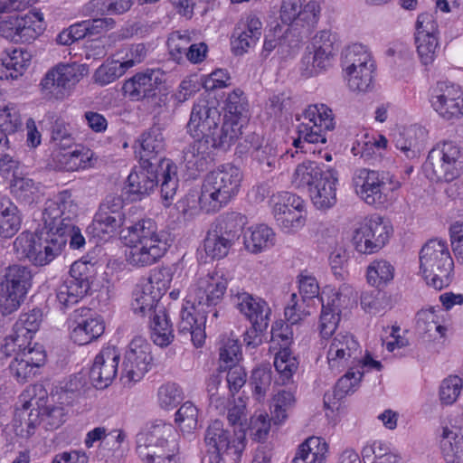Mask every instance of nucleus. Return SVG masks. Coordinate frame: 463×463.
I'll use <instances>...</instances> for the list:
<instances>
[{
	"label": "nucleus",
	"mask_w": 463,
	"mask_h": 463,
	"mask_svg": "<svg viewBox=\"0 0 463 463\" xmlns=\"http://www.w3.org/2000/svg\"><path fill=\"white\" fill-rule=\"evenodd\" d=\"M440 448L448 463L463 462V430L457 426L442 428Z\"/></svg>",
	"instance_id": "nucleus-35"
},
{
	"label": "nucleus",
	"mask_w": 463,
	"mask_h": 463,
	"mask_svg": "<svg viewBox=\"0 0 463 463\" xmlns=\"http://www.w3.org/2000/svg\"><path fill=\"white\" fill-rule=\"evenodd\" d=\"M151 338L159 346H167L174 339L173 326L165 307L158 308L149 317Z\"/></svg>",
	"instance_id": "nucleus-43"
},
{
	"label": "nucleus",
	"mask_w": 463,
	"mask_h": 463,
	"mask_svg": "<svg viewBox=\"0 0 463 463\" xmlns=\"http://www.w3.org/2000/svg\"><path fill=\"white\" fill-rule=\"evenodd\" d=\"M90 265L75 261L70 269V276L57 289V300L61 308H67L79 302L90 288Z\"/></svg>",
	"instance_id": "nucleus-15"
},
{
	"label": "nucleus",
	"mask_w": 463,
	"mask_h": 463,
	"mask_svg": "<svg viewBox=\"0 0 463 463\" xmlns=\"http://www.w3.org/2000/svg\"><path fill=\"white\" fill-rule=\"evenodd\" d=\"M242 178L239 167L232 164L222 165L206 175L200 195L189 193L178 202V209L185 214L198 203L206 213L217 212L237 196Z\"/></svg>",
	"instance_id": "nucleus-1"
},
{
	"label": "nucleus",
	"mask_w": 463,
	"mask_h": 463,
	"mask_svg": "<svg viewBox=\"0 0 463 463\" xmlns=\"http://www.w3.org/2000/svg\"><path fill=\"white\" fill-rule=\"evenodd\" d=\"M433 109L446 120L463 116V89L455 83L439 82L430 98Z\"/></svg>",
	"instance_id": "nucleus-18"
},
{
	"label": "nucleus",
	"mask_w": 463,
	"mask_h": 463,
	"mask_svg": "<svg viewBox=\"0 0 463 463\" xmlns=\"http://www.w3.org/2000/svg\"><path fill=\"white\" fill-rule=\"evenodd\" d=\"M415 43L421 63L425 66L431 64L435 60L439 46L438 24L428 13L418 15Z\"/></svg>",
	"instance_id": "nucleus-20"
},
{
	"label": "nucleus",
	"mask_w": 463,
	"mask_h": 463,
	"mask_svg": "<svg viewBox=\"0 0 463 463\" xmlns=\"http://www.w3.org/2000/svg\"><path fill=\"white\" fill-rule=\"evenodd\" d=\"M212 146L208 139L195 138L183 150L182 164L194 175L207 169L212 161Z\"/></svg>",
	"instance_id": "nucleus-30"
},
{
	"label": "nucleus",
	"mask_w": 463,
	"mask_h": 463,
	"mask_svg": "<svg viewBox=\"0 0 463 463\" xmlns=\"http://www.w3.org/2000/svg\"><path fill=\"white\" fill-rule=\"evenodd\" d=\"M22 217L17 206L7 199L0 202V236L11 238L20 229Z\"/></svg>",
	"instance_id": "nucleus-45"
},
{
	"label": "nucleus",
	"mask_w": 463,
	"mask_h": 463,
	"mask_svg": "<svg viewBox=\"0 0 463 463\" xmlns=\"http://www.w3.org/2000/svg\"><path fill=\"white\" fill-rule=\"evenodd\" d=\"M232 301L251 325H256L260 328H268L271 309L264 299L242 291L233 295Z\"/></svg>",
	"instance_id": "nucleus-24"
},
{
	"label": "nucleus",
	"mask_w": 463,
	"mask_h": 463,
	"mask_svg": "<svg viewBox=\"0 0 463 463\" xmlns=\"http://www.w3.org/2000/svg\"><path fill=\"white\" fill-rule=\"evenodd\" d=\"M120 354L115 347L103 348L95 357L90 371V379L97 389L108 387L118 373Z\"/></svg>",
	"instance_id": "nucleus-23"
},
{
	"label": "nucleus",
	"mask_w": 463,
	"mask_h": 463,
	"mask_svg": "<svg viewBox=\"0 0 463 463\" xmlns=\"http://www.w3.org/2000/svg\"><path fill=\"white\" fill-rule=\"evenodd\" d=\"M375 67L346 72L347 85L354 92H368L373 89Z\"/></svg>",
	"instance_id": "nucleus-60"
},
{
	"label": "nucleus",
	"mask_w": 463,
	"mask_h": 463,
	"mask_svg": "<svg viewBox=\"0 0 463 463\" xmlns=\"http://www.w3.org/2000/svg\"><path fill=\"white\" fill-rule=\"evenodd\" d=\"M94 153L86 148L75 149L73 151L60 153L57 160L60 167L68 172L86 169L93 165Z\"/></svg>",
	"instance_id": "nucleus-46"
},
{
	"label": "nucleus",
	"mask_w": 463,
	"mask_h": 463,
	"mask_svg": "<svg viewBox=\"0 0 463 463\" xmlns=\"http://www.w3.org/2000/svg\"><path fill=\"white\" fill-rule=\"evenodd\" d=\"M39 189V184L26 176L14 175L11 183V193L25 203H31L34 201Z\"/></svg>",
	"instance_id": "nucleus-56"
},
{
	"label": "nucleus",
	"mask_w": 463,
	"mask_h": 463,
	"mask_svg": "<svg viewBox=\"0 0 463 463\" xmlns=\"http://www.w3.org/2000/svg\"><path fill=\"white\" fill-rule=\"evenodd\" d=\"M227 287L228 279L222 272L208 273L191 287L186 297L187 304L194 303L201 308L215 307L222 302Z\"/></svg>",
	"instance_id": "nucleus-14"
},
{
	"label": "nucleus",
	"mask_w": 463,
	"mask_h": 463,
	"mask_svg": "<svg viewBox=\"0 0 463 463\" xmlns=\"http://www.w3.org/2000/svg\"><path fill=\"white\" fill-rule=\"evenodd\" d=\"M420 270L426 283L437 290L451 282L454 262L446 241L430 240L420 254Z\"/></svg>",
	"instance_id": "nucleus-3"
},
{
	"label": "nucleus",
	"mask_w": 463,
	"mask_h": 463,
	"mask_svg": "<svg viewBox=\"0 0 463 463\" xmlns=\"http://www.w3.org/2000/svg\"><path fill=\"white\" fill-rule=\"evenodd\" d=\"M21 117L17 106L13 102L0 103V133H14L21 126Z\"/></svg>",
	"instance_id": "nucleus-59"
},
{
	"label": "nucleus",
	"mask_w": 463,
	"mask_h": 463,
	"mask_svg": "<svg viewBox=\"0 0 463 463\" xmlns=\"http://www.w3.org/2000/svg\"><path fill=\"white\" fill-rule=\"evenodd\" d=\"M220 121L218 109L210 106L206 99H199L193 106L187 130L194 138L208 139L213 146L227 149L231 146L218 144L222 136V126L219 128Z\"/></svg>",
	"instance_id": "nucleus-9"
},
{
	"label": "nucleus",
	"mask_w": 463,
	"mask_h": 463,
	"mask_svg": "<svg viewBox=\"0 0 463 463\" xmlns=\"http://www.w3.org/2000/svg\"><path fill=\"white\" fill-rule=\"evenodd\" d=\"M31 54L23 49H14L1 59L0 80H17L31 63Z\"/></svg>",
	"instance_id": "nucleus-36"
},
{
	"label": "nucleus",
	"mask_w": 463,
	"mask_h": 463,
	"mask_svg": "<svg viewBox=\"0 0 463 463\" xmlns=\"http://www.w3.org/2000/svg\"><path fill=\"white\" fill-rule=\"evenodd\" d=\"M126 73V70L119 61H111L100 65L94 74L95 81L100 85H107L115 81Z\"/></svg>",
	"instance_id": "nucleus-64"
},
{
	"label": "nucleus",
	"mask_w": 463,
	"mask_h": 463,
	"mask_svg": "<svg viewBox=\"0 0 463 463\" xmlns=\"http://www.w3.org/2000/svg\"><path fill=\"white\" fill-rule=\"evenodd\" d=\"M395 269L386 260H375L367 267V281L370 285L381 288L392 281L394 278Z\"/></svg>",
	"instance_id": "nucleus-53"
},
{
	"label": "nucleus",
	"mask_w": 463,
	"mask_h": 463,
	"mask_svg": "<svg viewBox=\"0 0 463 463\" xmlns=\"http://www.w3.org/2000/svg\"><path fill=\"white\" fill-rule=\"evenodd\" d=\"M43 321V313L40 309H33L28 313L21 314L14 325L13 330L17 333L21 341H28L32 345L34 334L39 330Z\"/></svg>",
	"instance_id": "nucleus-50"
},
{
	"label": "nucleus",
	"mask_w": 463,
	"mask_h": 463,
	"mask_svg": "<svg viewBox=\"0 0 463 463\" xmlns=\"http://www.w3.org/2000/svg\"><path fill=\"white\" fill-rule=\"evenodd\" d=\"M302 118L298 126V137L293 142L297 148H303L302 143L325 144L326 133L335 128L332 110L325 104L309 105Z\"/></svg>",
	"instance_id": "nucleus-7"
},
{
	"label": "nucleus",
	"mask_w": 463,
	"mask_h": 463,
	"mask_svg": "<svg viewBox=\"0 0 463 463\" xmlns=\"http://www.w3.org/2000/svg\"><path fill=\"white\" fill-rule=\"evenodd\" d=\"M243 238L245 249L253 254L260 253L275 244V232L265 224L249 228Z\"/></svg>",
	"instance_id": "nucleus-40"
},
{
	"label": "nucleus",
	"mask_w": 463,
	"mask_h": 463,
	"mask_svg": "<svg viewBox=\"0 0 463 463\" xmlns=\"http://www.w3.org/2000/svg\"><path fill=\"white\" fill-rule=\"evenodd\" d=\"M416 327L420 334H428L431 337H435V334H439L442 337L446 333V327L440 325L439 317L433 308L420 310L417 313Z\"/></svg>",
	"instance_id": "nucleus-55"
},
{
	"label": "nucleus",
	"mask_w": 463,
	"mask_h": 463,
	"mask_svg": "<svg viewBox=\"0 0 463 463\" xmlns=\"http://www.w3.org/2000/svg\"><path fill=\"white\" fill-rule=\"evenodd\" d=\"M245 223L246 217L244 215L238 213H230L222 216L213 229L234 244L238 241Z\"/></svg>",
	"instance_id": "nucleus-51"
},
{
	"label": "nucleus",
	"mask_w": 463,
	"mask_h": 463,
	"mask_svg": "<svg viewBox=\"0 0 463 463\" xmlns=\"http://www.w3.org/2000/svg\"><path fill=\"white\" fill-rule=\"evenodd\" d=\"M225 109L227 114L222 123V136L218 144L231 146L242 135L249 122L248 102L242 90L236 89L227 96Z\"/></svg>",
	"instance_id": "nucleus-10"
},
{
	"label": "nucleus",
	"mask_w": 463,
	"mask_h": 463,
	"mask_svg": "<svg viewBox=\"0 0 463 463\" xmlns=\"http://www.w3.org/2000/svg\"><path fill=\"white\" fill-rule=\"evenodd\" d=\"M342 67L345 72L375 67L369 49L360 43L348 45L342 52Z\"/></svg>",
	"instance_id": "nucleus-39"
},
{
	"label": "nucleus",
	"mask_w": 463,
	"mask_h": 463,
	"mask_svg": "<svg viewBox=\"0 0 463 463\" xmlns=\"http://www.w3.org/2000/svg\"><path fill=\"white\" fill-rule=\"evenodd\" d=\"M158 168L161 170V195L165 204L169 205L178 187L177 167L171 160L163 159Z\"/></svg>",
	"instance_id": "nucleus-49"
},
{
	"label": "nucleus",
	"mask_w": 463,
	"mask_h": 463,
	"mask_svg": "<svg viewBox=\"0 0 463 463\" xmlns=\"http://www.w3.org/2000/svg\"><path fill=\"white\" fill-rule=\"evenodd\" d=\"M322 303V312L319 319V331L324 338L331 336L340 321V312L327 304H325L323 297L319 299Z\"/></svg>",
	"instance_id": "nucleus-63"
},
{
	"label": "nucleus",
	"mask_w": 463,
	"mask_h": 463,
	"mask_svg": "<svg viewBox=\"0 0 463 463\" xmlns=\"http://www.w3.org/2000/svg\"><path fill=\"white\" fill-rule=\"evenodd\" d=\"M295 402L293 392L286 390L278 392L273 399V411H271L274 423L279 424L286 420Z\"/></svg>",
	"instance_id": "nucleus-61"
},
{
	"label": "nucleus",
	"mask_w": 463,
	"mask_h": 463,
	"mask_svg": "<svg viewBox=\"0 0 463 463\" xmlns=\"http://www.w3.org/2000/svg\"><path fill=\"white\" fill-rule=\"evenodd\" d=\"M138 142L140 146L138 150L140 164H146V166H159L160 160L164 158L158 156L165 150V139L160 129L157 128H150L140 136Z\"/></svg>",
	"instance_id": "nucleus-31"
},
{
	"label": "nucleus",
	"mask_w": 463,
	"mask_h": 463,
	"mask_svg": "<svg viewBox=\"0 0 463 463\" xmlns=\"http://www.w3.org/2000/svg\"><path fill=\"white\" fill-rule=\"evenodd\" d=\"M426 133L423 128L411 127L394 137L395 147L410 160L418 159L425 146Z\"/></svg>",
	"instance_id": "nucleus-33"
},
{
	"label": "nucleus",
	"mask_w": 463,
	"mask_h": 463,
	"mask_svg": "<svg viewBox=\"0 0 463 463\" xmlns=\"http://www.w3.org/2000/svg\"><path fill=\"white\" fill-rule=\"evenodd\" d=\"M39 237L36 233L30 232H21L13 242V250L19 260H28L34 266H45L46 260L57 251V247L48 248L44 255H41L37 247H40Z\"/></svg>",
	"instance_id": "nucleus-28"
},
{
	"label": "nucleus",
	"mask_w": 463,
	"mask_h": 463,
	"mask_svg": "<svg viewBox=\"0 0 463 463\" xmlns=\"http://www.w3.org/2000/svg\"><path fill=\"white\" fill-rule=\"evenodd\" d=\"M324 172L317 162L305 161L299 164L293 174L292 184L298 188H307L308 192L312 186L325 177Z\"/></svg>",
	"instance_id": "nucleus-44"
},
{
	"label": "nucleus",
	"mask_w": 463,
	"mask_h": 463,
	"mask_svg": "<svg viewBox=\"0 0 463 463\" xmlns=\"http://www.w3.org/2000/svg\"><path fill=\"white\" fill-rule=\"evenodd\" d=\"M232 243L216 232L213 228L207 232L203 241V249L206 255L212 259H222L225 257Z\"/></svg>",
	"instance_id": "nucleus-57"
},
{
	"label": "nucleus",
	"mask_w": 463,
	"mask_h": 463,
	"mask_svg": "<svg viewBox=\"0 0 463 463\" xmlns=\"http://www.w3.org/2000/svg\"><path fill=\"white\" fill-rule=\"evenodd\" d=\"M128 242L157 243L167 242L165 234L157 231V225L152 219H143L128 228Z\"/></svg>",
	"instance_id": "nucleus-41"
},
{
	"label": "nucleus",
	"mask_w": 463,
	"mask_h": 463,
	"mask_svg": "<svg viewBox=\"0 0 463 463\" xmlns=\"http://www.w3.org/2000/svg\"><path fill=\"white\" fill-rule=\"evenodd\" d=\"M336 178L330 172H326L322 180L309 191L310 198L317 209H328L336 202L335 194Z\"/></svg>",
	"instance_id": "nucleus-42"
},
{
	"label": "nucleus",
	"mask_w": 463,
	"mask_h": 463,
	"mask_svg": "<svg viewBox=\"0 0 463 463\" xmlns=\"http://www.w3.org/2000/svg\"><path fill=\"white\" fill-rule=\"evenodd\" d=\"M44 31L43 15L39 12H29L19 16L18 42L31 43Z\"/></svg>",
	"instance_id": "nucleus-48"
},
{
	"label": "nucleus",
	"mask_w": 463,
	"mask_h": 463,
	"mask_svg": "<svg viewBox=\"0 0 463 463\" xmlns=\"http://www.w3.org/2000/svg\"><path fill=\"white\" fill-rule=\"evenodd\" d=\"M326 445L318 437H310L303 442L292 463H323Z\"/></svg>",
	"instance_id": "nucleus-47"
},
{
	"label": "nucleus",
	"mask_w": 463,
	"mask_h": 463,
	"mask_svg": "<svg viewBox=\"0 0 463 463\" xmlns=\"http://www.w3.org/2000/svg\"><path fill=\"white\" fill-rule=\"evenodd\" d=\"M463 154L453 142L437 144L428 154L423 173L432 182H451L460 175Z\"/></svg>",
	"instance_id": "nucleus-4"
},
{
	"label": "nucleus",
	"mask_w": 463,
	"mask_h": 463,
	"mask_svg": "<svg viewBox=\"0 0 463 463\" xmlns=\"http://www.w3.org/2000/svg\"><path fill=\"white\" fill-rule=\"evenodd\" d=\"M89 309L76 310L70 321L71 339L79 345L90 344L98 339L105 330L100 317H87Z\"/></svg>",
	"instance_id": "nucleus-22"
},
{
	"label": "nucleus",
	"mask_w": 463,
	"mask_h": 463,
	"mask_svg": "<svg viewBox=\"0 0 463 463\" xmlns=\"http://www.w3.org/2000/svg\"><path fill=\"white\" fill-rule=\"evenodd\" d=\"M33 279L30 267L13 264L5 269L0 284L26 297L33 286Z\"/></svg>",
	"instance_id": "nucleus-37"
},
{
	"label": "nucleus",
	"mask_w": 463,
	"mask_h": 463,
	"mask_svg": "<svg viewBox=\"0 0 463 463\" xmlns=\"http://www.w3.org/2000/svg\"><path fill=\"white\" fill-rule=\"evenodd\" d=\"M173 433V426L162 420L146 425L136 436L139 459L143 463H175V449L169 441Z\"/></svg>",
	"instance_id": "nucleus-2"
},
{
	"label": "nucleus",
	"mask_w": 463,
	"mask_h": 463,
	"mask_svg": "<svg viewBox=\"0 0 463 463\" xmlns=\"http://www.w3.org/2000/svg\"><path fill=\"white\" fill-rule=\"evenodd\" d=\"M391 232L389 222L379 215H374L354 231L353 243L359 253L372 254L386 244Z\"/></svg>",
	"instance_id": "nucleus-13"
},
{
	"label": "nucleus",
	"mask_w": 463,
	"mask_h": 463,
	"mask_svg": "<svg viewBox=\"0 0 463 463\" xmlns=\"http://www.w3.org/2000/svg\"><path fill=\"white\" fill-rule=\"evenodd\" d=\"M168 248L167 242L146 243L128 242L126 250L127 262L137 268L153 265L158 261Z\"/></svg>",
	"instance_id": "nucleus-29"
},
{
	"label": "nucleus",
	"mask_w": 463,
	"mask_h": 463,
	"mask_svg": "<svg viewBox=\"0 0 463 463\" xmlns=\"http://www.w3.org/2000/svg\"><path fill=\"white\" fill-rule=\"evenodd\" d=\"M203 440L207 452L213 455L217 463H220L223 457H228L237 463L246 447V433L244 430L240 429L234 431L232 437L224 423L214 420L207 426Z\"/></svg>",
	"instance_id": "nucleus-6"
},
{
	"label": "nucleus",
	"mask_w": 463,
	"mask_h": 463,
	"mask_svg": "<svg viewBox=\"0 0 463 463\" xmlns=\"http://www.w3.org/2000/svg\"><path fill=\"white\" fill-rule=\"evenodd\" d=\"M87 71L85 65L75 62L57 65L48 71L41 80L42 94L48 99H63Z\"/></svg>",
	"instance_id": "nucleus-8"
},
{
	"label": "nucleus",
	"mask_w": 463,
	"mask_h": 463,
	"mask_svg": "<svg viewBox=\"0 0 463 463\" xmlns=\"http://www.w3.org/2000/svg\"><path fill=\"white\" fill-rule=\"evenodd\" d=\"M246 141L250 143L251 157L258 162L261 169L266 172L272 171L279 163L276 146L257 134L249 136Z\"/></svg>",
	"instance_id": "nucleus-32"
},
{
	"label": "nucleus",
	"mask_w": 463,
	"mask_h": 463,
	"mask_svg": "<svg viewBox=\"0 0 463 463\" xmlns=\"http://www.w3.org/2000/svg\"><path fill=\"white\" fill-rule=\"evenodd\" d=\"M271 381L272 376L269 364H261L251 372L250 385L252 389V395L257 402H261L264 401L269 390Z\"/></svg>",
	"instance_id": "nucleus-54"
},
{
	"label": "nucleus",
	"mask_w": 463,
	"mask_h": 463,
	"mask_svg": "<svg viewBox=\"0 0 463 463\" xmlns=\"http://www.w3.org/2000/svg\"><path fill=\"white\" fill-rule=\"evenodd\" d=\"M274 366L279 373L278 382L281 384H287L298 369V361L291 354L288 347H282L276 354L274 358Z\"/></svg>",
	"instance_id": "nucleus-52"
},
{
	"label": "nucleus",
	"mask_w": 463,
	"mask_h": 463,
	"mask_svg": "<svg viewBox=\"0 0 463 463\" xmlns=\"http://www.w3.org/2000/svg\"><path fill=\"white\" fill-rule=\"evenodd\" d=\"M353 185L356 194L367 204L383 206L389 201V192L401 187L389 173L360 168L354 171Z\"/></svg>",
	"instance_id": "nucleus-5"
},
{
	"label": "nucleus",
	"mask_w": 463,
	"mask_h": 463,
	"mask_svg": "<svg viewBox=\"0 0 463 463\" xmlns=\"http://www.w3.org/2000/svg\"><path fill=\"white\" fill-rule=\"evenodd\" d=\"M175 421L184 433L193 432L198 425L197 408L192 402H184L177 410Z\"/></svg>",
	"instance_id": "nucleus-62"
},
{
	"label": "nucleus",
	"mask_w": 463,
	"mask_h": 463,
	"mask_svg": "<svg viewBox=\"0 0 463 463\" xmlns=\"http://www.w3.org/2000/svg\"><path fill=\"white\" fill-rule=\"evenodd\" d=\"M123 199L116 194H109L100 203L92 223L90 232L100 239L114 233L124 222Z\"/></svg>",
	"instance_id": "nucleus-17"
},
{
	"label": "nucleus",
	"mask_w": 463,
	"mask_h": 463,
	"mask_svg": "<svg viewBox=\"0 0 463 463\" xmlns=\"http://www.w3.org/2000/svg\"><path fill=\"white\" fill-rule=\"evenodd\" d=\"M78 204L70 191L60 192L48 200L43 212V222L51 232L71 231L72 222L77 216Z\"/></svg>",
	"instance_id": "nucleus-12"
},
{
	"label": "nucleus",
	"mask_w": 463,
	"mask_h": 463,
	"mask_svg": "<svg viewBox=\"0 0 463 463\" xmlns=\"http://www.w3.org/2000/svg\"><path fill=\"white\" fill-rule=\"evenodd\" d=\"M271 202L274 219L285 232H297L305 225L307 211L299 196L283 192L274 195Z\"/></svg>",
	"instance_id": "nucleus-11"
},
{
	"label": "nucleus",
	"mask_w": 463,
	"mask_h": 463,
	"mask_svg": "<svg viewBox=\"0 0 463 463\" xmlns=\"http://www.w3.org/2000/svg\"><path fill=\"white\" fill-rule=\"evenodd\" d=\"M362 351L359 343L350 334H337L327 350V363L333 373H340L350 365H354Z\"/></svg>",
	"instance_id": "nucleus-19"
},
{
	"label": "nucleus",
	"mask_w": 463,
	"mask_h": 463,
	"mask_svg": "<svg viewBox=\"0 0 463 463\" xmlns=\"http://www.w3.org/2000/svg\"><path fill=\"white\" fill-rule=\"evenodd\" d=\"M165 73L160 69H148L126 80L122 90L125 96L139 100L155 95V90L164 81Z\"/></svg>",
	"instance_id": "nucleus-25"
},
{
	"label": "nucleus",
	"mask_w": 463,
	"mask_h": 463,
	"mask_svg": "<svg viewBox=\"0 0 463 463\" xmlns=\"http://www.w3.org/2000/svg\"><path fill=\"white\" fill-rule=\"evenodd\" d=\"M282 0L280 19L290 24L294 22L312 26L317 23L320 14L319 3L316 0Z\"/></svg>",
	"instance_id": "nucleus-26"
},
{
	"label": "nucleus",
	"mask_w": 463,
	"mask_h": 463,
	"mask_svg": "<svg viewBox=\"0 0 463 463\" xmlns=\"http://www.w3.org/2000/svg\"><path fill=\"white\" fill-rule=\"evenodd\" d=\"M160 298L154 294L152 287L139 282L133 292L131 308L136 315L151 317L158 308L163 307L159 304Z\"/></svg>",
	"instance_id": "nucleus-38"
},
{
	"label": "nucleus",
	"mask_w": 463,
	"mask_h": 463,
	"mask_svg": "<svg viewBox=\"0 0 463 463\" xmlns=\"http://www.w3.org/2000/svg\"><path fill=\"white\" fill-rule=\"evenodd\" d=\"M205 308H201L194 303L183 307L180 312V320L177 324L178 334L189 338L195 347H201L204 343V325L207 320Z\"/></svg>",
	"instance_id": "nucleus-21"
},
{
	"label": "nucleus",
	"mask_w": 463,
	"mask_h": 463,
	"mask_svg": "<svg viewBox=\"0 0 463 463\" xmlns=\"http://www.w3.org/2000/svg\"><path fill=\"white\" fill-rule=\"evenodd\" d=\"M190 43L191 37L186 31H175L171 33L167 40L170 57L177 63L184 61V58H186Z\"/></svg>",
	"instance_id": "nucleus-58"
},
{
	"label": "nucleus",
	"mask_w": 463,
	"mask_h": 463,
	"mask_svg": "<svg viewBox=\"0 0 463 463\" xmlns=\"http://www.w3.org/2000/svg\"><path fill=\"white\" fill-rule=\"evenodd\" d=\"M46 354L42 345L34 344L25 351L18 352L11 362L9 368L11 373L19 382H26L45 363Z\"/></svg>",
	"instance_id": "nucleus-27"
},
{
	"label": "nucleus",
	"mask_w": 463,
	"mask_h": 463,
	"mask_svg": "<svg viewBox=\"0 0 463 463\" xmlns=\"http://www.w3.org/2000/svg\"><path fill=\"white\" fill-rule=\"evenodd\" d=\"M138 170H135L128 175V192L133 194H148L158 184V167L156 165L146 166V164H140Z\"/></svg>",
	"instance_id": "nucleus-34"
},
{
	"label": "nucleus",
	"mask_w": 463,
	"mask_h": 463,
	"mask_svg": "<svg viewBox=\"0 0 463 463\" xmlns=\"http://www.w3.org/2000/svg\"><path fill=\"white\" fill-rule=\"evenodd\" d=\"M153 362L151 345L143 337H135L128 345L122 364L125 383L139 382L149 371Z\"/></svg>",
	"instance_id": "nucleus-16"
}]
</instances>
